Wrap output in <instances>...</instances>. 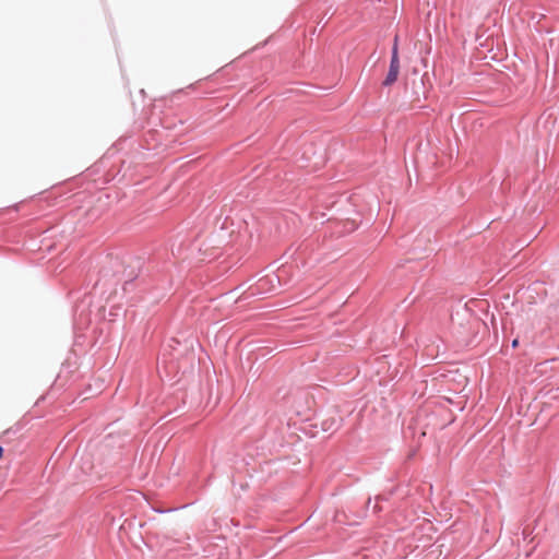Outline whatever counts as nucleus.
I'll return each mask as SVG.
<instances>
[{
    "mask_svg": "<svg viewBox=\"0 0 559 559\" xmlns=\"http://www.w3.org/2000/svg\"><path fill=\"white\" fill-rule=\"evenodd\" d=\"M400 59H399V47H397V37L394 39V45L392 48V57L390 62L389 72L386 78L383 81L384 86H390L396 82L400 73Z\"/></svg>",
    "mask_w": 559,
    "mask_h": 559,
    "instance_id": "obj_1",
    "label": "nucleus"
},
{
    "mask_svg": "<svg viewBox=\"0 0 559 559\" xmlns=\"http://www.w3.org/2000/svg\"><path fill=\"white\" fill-rule=\"evenodd\" d=\"M518 344H519L518 340H514V341L512 342V346H513V347H516V346H518Z\"/></svg>",
    "mask_w": 559,
    "mask_h": 559,
    "instance_id": "obj_2",
    "label": "nucleus"
},
{
    "mask_svg": "<svg viewBox=\"0 0 559 559\" xmlns=\"http://www.w3.org/2000/svg\"><path fill=\"white\" fill-rule=\"evenodd\" d=\"M3 456V449L0 447V459Z\"/></svg>",
    "mask_w": 559,
    "mask_h": 559,
    "instance_id": "obj_3",
    "label": "nucleus"
}]
</instances>
